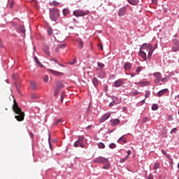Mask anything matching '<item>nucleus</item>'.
Returning <instances> with one entry per match:
<instances>
[{
  "label": "nucleus",
  "mask_w": 179,
  "mask_h": 179,
  "mask_svg": "<svg viewBox=\"0 0 179 179\" xmlns=\"http://www.w3.org/2000/svg\"><path fill=\"white\" fill-rule=\"evenodd\" d=\"M153 51H155V48H153V45H152V44L148 45L147 43H145L140 48L138 55L143 58V61H146L148 58V59H150V57H152ZM146 52H148V56L146 55Z\"/></svg>",
  "instance_id": "1"
},
{
  "label": "nucleus",
  "mask_w": 179,
  "mask_h": 179,
  "mask_svg": "<svg viewBox=\"0 0 179 179\" xmlns=\"http://www.w3.org/2000/svg\"><path fill=\"white\" fill-rule=\"evenodd\" d=\"M13 110L14 113L17 114V115H15V118L17 120V121H19L20 122L23 121L24 120V113L22 111V109L20 107H19V105L17 104V102H16V100L14 99V104L13 106Z\"/></svg>",
  "instance_id": "2"
},
{
  "label": "nucleus",
  "mask_w": 179,
  "mask_h": 179,
  "mask_svg": "<svg viewBox=\"0 0 179 179\" xmlns=\"http://www.w3.org/2000/svg\"><path fill=\"white\" fill-rule=\"evenodd\" d=\"M50 17L53 22H57L58 17H59V10H58V8H50Z\"/></svg>",
  "instance_id": "3"
},
{
  "label": "nucleus",
  "mask_w": 179,
  "mask_h": 179,
  "mask_svg": "<svg viewBox=\"0 0 179 179\" xmlns=\"http://www.w3.org/2000/svg\"><path fill=\"white\" fill-rule=\"evenodd\" d=\"M90 12L89 10H76L73 11V14L76 17H80L83 16H86L87 15H89Z\"/></svg>",
  "instance_id": "4"
},
{
  "label": "nucleus",
  "mask_w": 179,
  "mask_h": 179,
  "mask_svg": "<svg viewBox=\"0 0 179 179\" xmlns=\"http://www.w3.org/2000/svg\"><path fill=\"white\" fill-rule=\"evenodd\" d=\"M171 50L173 52H178L179 51V42L178 40L174 39L173 41V44L171 47Z\"/></svg>",
  "instance_id": "5"
},
{
  "label": "nucleus",
  "mask_w": 179,
  "mask_h": 179,
  "mask_svg": "<svg viewBox=\"0 0 179 179\" xmlns=\"http://www.w3.org/2000/svg\"><path fill=\"white\" fill-rule=\"evenodd\" d=\"M94 163H106V164H108V159L103 157H99L94 160Z\"/></svg>",
  "instance_id": "6"
},
{
  "label": "nucleus",
  "mask_w": 179,
  "mask_h": 179,
  "mask_svg": "<svg viewBox=\"0 0 179 179\" xmlns=\"http://www.w3.org/2000/svg\"><path fill=\"white\" fill-rule=\"evenodd\" d=\"M154 78H155V83L157 85L158 83H160V80H162V73L157 72L154 73Z\"/></svg>",
  "instance_id": "7"
},
{
  "label": "nucleus",
  "mask_w": 179,
  "mask_h": 179,
  "mask_svg": "<svg viewBox=\"0 0 179 179\" xmlns=\"http://www.w3.org/2000/svg\"><path fill=\"white\" fill-rule=\"evenodd\" d=\"M48 72H50V73H52L54 76H64V73L57 71L55 70L48 69Z\"/></svg>",
  "instance_id": "8"
},
{
  "label": "nucleus",
  "mask_w": 179,
  "mask_h": 179,
  "mask_svg": "<svg viewBox=\"0 0 179 179\" xmlns=\"http://www.w3.org/2000/svg\"><path fill=\"white\" fill-rule=\"evenodd\" d=\"M111 117V113H105L99 120L100 122H104L106 120H108Z\"/></svg>",
  "instance_id": "9"
},
{
  "label": "nucleus",
  "mask_w": 179,
  "mask_h": 179,
  "mask_svg": "<svg viewBox=\"0 0 179 179\" xmlns=\"http://www.w3.org/2000/svg\"><path fill=\"white\" fill-rule=\"evenodd\" d=\"M127 8H128V6L121 8L118 12V16H124L127 12Z\"/></svg>",
  "instance_id": "10"
},
{
  "label": "nucleus",
  "mask_w": 179,
  "mask_h": 179,
  "mask_svg": "<svg viewBox=\"0 0 179 179\" xmlns=\"http://www.w3.org/2000/svg\"><path fill=\"white\" fill-rule=\"evenodd\" d=\"M120 119H112L110 120V124L112 127H115L118 124H120Z\"/></svg>",
  "instance_id": "11"
},
{
  "label": "nucleus",
  "mask_w": 179,
  "mask_h": 179,
  "mask_svg": "<svg viewBox=\"0 0 179 179\" xmlns=\"http://www.w3.org/2000/svg\"><path fill=\"white\" fill-rule=\"evenodd\" d=\"M166 93H169L168 89L162 90L159 92H158L157 94L158 97H162V96H163L164 94H166Z\"/></svg>",
  "instance_id": "12"
},
{
  "label": "nucleus",
  "mask_w": 179,
  "mask_h": 179,
  "mask_svg": "<svg viewBox=\"0 0 179 179\" xmlns=\"http://www.w3.org/2000/svg\"><path fill=\"white\" fill-rule=\"evenodd\" d=\"M63 87H64V81L57 82L56 89L61 90V89H63Z\"/></svg>",
  "instance_id": "13"
},
{
  "label": "nucleus",
  "mask_w": 179,
  "mask_h": 179,
  "mask_svg": "<svg viewBox=\"0 0 179 179\" xmlns=\"http://www.w3.org/2000/svg\"><path fill=\"white\" fill-rule=\"evenodd\" d=\"M122 85H124V83L120 80H117L115 82V87H120L122 86Z\"/></svg>",
  "instance_id": "14"
},
{
  "label": "nucleus",
  "mask_w": 179,
  "mask_h": 179,
  "mask_svg": "<svg viewBox=\"0 0 179 179\" xmlns=\"http://www.w3.org/2000/svg\"><path fill=\"white\" fill-rule=\"evenodd\" d=\"M83 139L84 138L83 136H80L78 138V143H80V148H85V144H83Z\"/></svg>",
  "instance_id": "15"
},
{
  "label": "nucleus",
  "mask_w": 179,
  "mask_h": 179,
  "mask_svg": "<svg viewBox=\"0 0 179 179\" xmlns=\"http://www.w3.org/2000/svg\"><path fill=\"white\" fill-rule=\"evenodd\" d=\"M99 80L96 78V77H94L93 79H92V83L94 86V87H97V86H99Z\"/></svg>",
  "instance_id": "16"
},
{
  "label": "nucleus",
  "mask_w": 179,
  "mask_h": 179,
  "mask_svg": "<svg viewBox=\"0 0 179 179\" xmlns=\"http://www.w3.org/2000/svg\"><path fill=\"white\" fill-rule=\"evenodd\" d=\"M131 68H132V64H131V63L126 62L124 64V69H125V71H129V69H131Z\"/></svg>",
  "instance_id": "17"
},
{
  "label": "nucleus",
  "mask_w": 179,
  "mask_h": 179,
  "mask_svg": "<svg viewBox=\"0 0 179 179\" xmlns=\"http://www.w3.org/2000/svg\"><path fill=\"white\" fill-rule=\"evenodd\" d=\"M127 2L130 4V5H138V3H139V0H127Z\"/></svg>",
  "instance_id": "18"
},
{
  "label": "nucleus",
  "mask_w": 179,
  "mask_h": 179,
  "mask_svg": "<svg viewBox=\"0 0 179 179\" xmlns=\"http://www.w3.org/2000/svg\"><path fill=\"white\" fill-rule=\"evenodd\" d=\"M150 82L148 81H143V82H140L138 83V86H141L142 87H143V86H148V85H150Z\"/></svg>",
  "instance_id": "19"
},
{
  "label": "nucleus",
  "mask_w": 179,
  "mask_h": 179,
  "mask_svg": "<svg viewBox=\"0 0 179 179\" xmlns=\"http://www.w3.org/2000/svg\"><path fill=\"white\" fill-rule=\"evenodd\" d=\"M31 87L33 89V90H36L37 89V84L34 81L31 82Z\"/></svg>",
  "instance_id": "20"
},
{
  "label": "nucleus",
  "mask_w": 179,
  "mask_h": 179,
  "mask_svg": "<svg viewBox=\"0 0 179 179\" xmlns=\"http://www.w3.org/2000/svg\"><path fill=\"white\" fill-rule=\"evenodd\" d=\"M34 61L37 64V65H38V66H40L41 68H43V66H44L41 64V62H40V61H38V59L37 58V57H34Z\"/></svg>",
  "instance_id": "21"
},
{
  "label": "nucleus",
  "mask_w": 179,
  "mask_h": 179,
  "mask_svg": "<svg viewBox=\"0 0 179 179\" xmlns=\"http://www.w3.org/2000/svg\"><path fill=\"white\" fill-rule=\"evenodd\" d=\"M38 95H37V94H31V99H32L33 100H37V99H38Z\"/></svg>",
  "instance_id": "22"
},
{
  "label": "nucleus",
  "mask_w": 179,
  "mask_h": 179,
  "mask_svg": "<svg viewBox=\"0 0 179 179\" xmlns=\"http://www.w3.org/2000/svg\"><path fill=\"white\" fill-rule=\"evenodd\" d=\"M69 13V10L68 8H64L63 10V15L64 16H67V15Z\"/></svg>",
  "instance_id": "23"
},
{
  "label": "nucleus",
  "mask_w": 179,
  "mask_h": 179,
  "mask_svg": "<svg viewBox=\"0 0 179 179\" xmlns=\"http://www.w3.org/2000/svg\"><path fill=\"white\" fill-rule=\"evenodd\" d=\"M98 148L99 149H104V148H106V145L103 143H98Z\"/></svg>",
  "instance_id": "24"
},
{
  "label": "nucleus",
  "mask_w": 179,
  "mask_h": 179,
  "mask_svg": "<svg viewBox=\"0 0 179 179\" xmlns=\"http://www.w3.org/2000/svg\"><path fill=\"white\" fill-rule=\"evenodd\" d=\"M120 141H121L123 143H127V140L125 139V137L122 136L121 138H120L117 141V142H120Z\"/></svg>",
  "instance_id": "25"
},
{
  "label": "nucleus",
  "mask_w": 179,
  "mask_h": 179,
  "mask_svg": "<svg viewBox=\"0 0 179 179\" xmlns=\"http://www.w3.org/2000/svg\"><path fill=\"white\" fill-rule=\"evenodd\" d=\"M48 34L49 36H52V28L51 27L48 28Z\"/></svg>",
  "instance_id": "26"
},
{
  "label": "nucleus",
  "mask_w": 179,
  "mask_h": 179,
  "mask_svg": "<svg viewBox=\"0 0 179 179\" xmlns=\"http://www.w3.org/2000/svg\"><path fill=\"white\" fill-rule=\"evenodd\" d=\"M18 29H19L20 31H21L22 33L26 32V29H24V27H23V26H20Z\"/></svg>",
  "instance_id": "27"
},
{
  "label": "nucleus",
  "mask_w": 179,
  "mask_h": 179,
  "mask_svg": "<svg viewBox=\"0 0 179 179\" xmlns=\"http://www.w3.org/2000/svg\"><path fill=\"white\" fill-rule=\"evenodd\" d=\"M109 148L110 149H115V148H117V145H115V143H112L110 144Z\"/></svg>",
  "instance_id": "28"
},
{
  "label": "nucleus",
  "mask_w": 179,
  "mask_h": 179,
  "mask_svg": "<svg viewBox=\"0 0 179 179\" xmlns=\"http://www.w3.org/2000/svg\"><path fill=\"white\" fill-rule=\"evenodd\" d=\"M78 48H80V50H82V48H83V41H79Z\"/></svg>",
  "instance_id": "29"
},
{
  "label": "nucleus",
  "mask_w": 179,
  "mask_h": 179,
  "mask_svg": "<svg viewBox=\"0 0 179 179\" xmlns=\"http://www.w3.org/2000/svg\"><path fill=\"white\" fill-rule=\"evenodd\" d=\"M159 108V106H157V104H153L152 106V110H153L154 111H156V110H157Z\"/></svg>",
  "instance_id": "30"
},
{
  "label": "nucleus",
  "mask_w": 179,
  "mask_h": 179,
  "mask_svg": "<svg viewBox=\"0 0 179 179\" xmlns=\"http://www.w3.org/2000/svg\"><path fill=\"white\" fill-rule=\"evenodd\" d=\"M59 90H60L56 88L55 92V94H54L55 97H58V94H59Z\"/></svg>",
  "instance_id": "31"
},
{
  "label": "nucleus",
  "mask_w": 179,
  "mask_h": 179,
  "mask_svg": "<svg viewBox=\"0 0 179 179\" xmlns=\"http://www.w3.org/2000/svg\"><path fill=\"white\" fill-rule=\"evenodd\" d=\"M160 167V164L159 163H155L154 165V170H157Z\"/></svg>",
  "instance_id": "32"
},
{
  "label": "nucleus",
  "mask_w": 179,
  "mask_h": 179,
  "mask_svg": "<svg viewBox=\"0 0 179 179\" xmlns=\"http://www.w3.org/2000/svg\"><path fill=\"white\" fill-rule=\"evenodd\" d=\"M43 81L47 83V82H48V75H45L43 77Z\"/></svg>",
  "instance_id": "33"
},
{
  "label": "nucleus",
  "mask_w": 179,
  "mask_h": 179,
  "mask_svg": "<svg viewBox=\"0 0 179 179\" xmlns=\"http://www.w3.org/2000/svg\"><path fill=\"white\" fill-rule=\"evenodd\" d=\"M74 146H75V148H79V146H80V144L79 143L78 141L75 142Z\"/></svg>",
  "instance_id": "34"
},
{
  "label": "nucleus",
  "mask_w": 179,
  "mask_h": 179,
  "mask_svg": "<svg viewBox=\"0 0 179 179\" xmlns=\"http://www.w3.org/2000/svg\"><path fill=\"white\" fill-rule=\"evenodd\" d=\"M52 61H53L56 64H58L59 65H60V66H64L62 64H59V63H58V60H57V59L55 58H52Z\"/></svg>",
  "instance_id": "35"
},
{
  "label": "nucleus",
  "mask_w": 179,
  "mask_h": 179,
  "mask_svg": "<svg viewBox=\"0 0 179 179\" xmlns=\"http://www.w3.org/2000/svg\"><path fill=\"white\" fill-rule=\"evenodd\" d=\"M61 121H62L61 119L56 120V121L54 122V125H58V124H59Z\"/></svg>",
  "instance_id": "36"
},
{
  "label": "nucleus",
  "mask_w": 179,
  "mask_h": 179,
  "mask_svg": "<svg viewBox=\"0 0 179 179\" xmlns=\"http://www.w3.org/2000/svg\"><path fill=\"white\" fill-rule=\"evenodd\" d=\"M167 119L169 120V121H173V120H174L171 115H169Z\"/></svg>",
  "instance_id": "37"
},
{
  "label": "nucleus",
  "mask_w": 179,
  "mask_h": 179,
  "mask_svg": "<svg viewBox=\"0 0 179 179\" xmlns=\"http://www.w3.org/2000/svg\"><path fill=\"white\" fill-rule=\"evenodd\" d=\"M64 97H65V92H62V94H61L62 102L64 101Z\"/></svg>",
  "instance_id": "38"
},
{
  "label": "nucleus",
  "mask_w": 179,
  "mask_h": 179,
  "mask_svg": "<svg viewBox=\"0 0 179 179\" xmlns=\"http://www.w3.org/2000/svg\"><path fill=\"white\" fill-rule=\"evenodd\" d=\"M150 91H148L145 93V99H148V97H150Z\"/></svg>",
  "instance_id": "39"
},
{
  "label": "nucleus",
  "mask_w": 179,
  "mask_h": 179,
  "mask_svg": "<svg viewBox=\"0 0 179 179\" xmlns=\"http://www.w3.org/2000/svg\"><path fill=\"white\" fill-rule=\"evenodd\" d=\"M126 160H128V156H127L124 159H120V163H124V162H126Z\"/></svg>",
  "instance_id": "40"
},
{
  "label": "nucleus",
  "mask_w": 179,
  "mask_h": 179,
  "mask_svg": "<svg viewBox=\"0 0 179 179\" xmlns=\"http://www.w3.org/2000/svg\"><path fill=\"white\" fill-rule=\"evenodd\" d=\"M98 66H99V68H104V64L98 62Z\"/></svg>",
  "instance_id": "41"
},
{
  "label": "nucleus",
  "mask_w": 179,
  "mask_h": 179,
  "mask_svg": "<svg viewBox=\"0 0 179 179\" xmlns=\"http://www.w3.org/2000/svg\"><path fill=\"white\" fill-rule=\"evenodd\" d=\"M141 71H142V68L141 66H138L136 69V73H139V72H141Z\"/></svg>",
  "instance_id": "42"
},
{
  "label": "nucleus",
  "mask_w": 179,
  "mask_h": 179,
  "mask_svg": "<svg viewBox=\"0 0 179 179\" xmlns=\"http://www.w3.org/2000/svg\"><path fill=\"white\" fill-rule=\"evenodd\" d=\"M66 47V44H62V45H59V48H62V49H64Z\"/></svg>",
  "instance_id": "43"
},
{
  "label": "nucleus",
  "mask_w": 179,
  "mask_h": 179,
  "mask_svg": "<svg viewBox=\"0 0 179 179\" xmlns=\"http://www.w3.org/2000/svg\"><path fill=\"white\" fill-rule=\"evenodd\" d=\"M98 48H99V50H103V44H101V43H99L98 44Z\"/></svg>",
  "instance_id": "44"
},
{
  "label": "nucleus",
  "mask_w": 179,
  "mask_h": 179,
  "mask_svg": "<svg viewBox=\"0 0 179 179\" xmlns=\"http://www.w3.org/2000/svg\"><path fill=\"white\" fill-rule=\"evenodd\" d=\"M115 105V101H114L110 102V104H109L110 107H113Z\"/></svg>",
  "instance_id": "45"
},
{
  "label": "nucleus",
  "mask_w": 179,
  "mask_h": 179,
  "mask_svg": "<svg viewBox=\"0 0 179 179\" xmlns=\"http://www.w3.org/2000/svg\"><path fill=\"white\" fill-rule=\"evenodd\" d=\"M176 132H177V129H176V128H174V129H173L171 131V134H174V133H176Z\"/></svg>",
  "instance_id": "46"
},
{
  "label": "nucleus",
  "mask_w": 179,
  "mask_h": 179,
  "mask_svg": "<svg viewBox=\"0 0 179 179\" xmlns=\"http://www.w3.org/2000/svg\"><path fill=\"white\" fill-rule=\"evenodd\" d=\"M103 169H104L105 170H108V169H110V165L108 164L107 166H104Z\"/></svg>",
  "instance_id": "47"
},
{
  "label": "nucleus",
  "mask_w": 179,
  "mask_h": 179,
  "mask_svg": "<svg viewBox=\"0 0 179 179\" xmlns=\"http://www.w3.org/2000/svg\"><path fill=\"white\" fill-rule=\"evenodd\" d=\"M45 53L47 55H50V50H48V49H46V50H45Z\"/></svg>",
  "instance_id": "48"
},
{
  "label": "nucleus",
  "mask_w": 179,
  "mask_h": 179,
  "mask_svg": "<svg viewBox=\"0 0 179 179\" xmlns=\"http://www.w3.org/2000/svg\"><path fill=\"white\" fill-rule=\"evenodd\" d=\"M14 5H15V2L12 1V2L10 3V9H12V8H13V6H14Z\"/></svg>",
  "instance_id": "49"
},
{
  "label": "nucleus",
  "mask_w": 179,
  "mask_h": 179,
  "mask_svg": "<svg viewBox=\"0 0 179 179\" xmlns=\"http://www.w3.org/2000/svg\"><path fill=\"white\" fill-rule=\"evenodd\" d=\"M60 48L58 46L57 48L55 49V52H59Z\"/></svg>",
  "instance_id": "50"
},
{
  "label": "nucleus",
  "mask_w": 179,
  "mask_h": 179,
  "mask_svg": "<svg viewBox=\"0 0 179 179\" xmlns=\"http://www.w3.org/2000/svg\"><path fill=\"white\" fill-rule=\"evenodd\" d=\"M162 152L163 155H164L165 156H167V152H166V151L162 150Z\"/></svg>",
  "instance_id": "51"
},
{
  "label": "nucleus",
  "mask_w": 179,
  "mask_h": 179,
  "mask_svg": "<svg viewBox=\"0 0 179 179\" xmlns=\"http://www.w3.org/2000/svg\"><path fill=\"white\" fill-rule=\"evenodd\" d=\"M155 5H157V0H152Z\"/></svg>",
  "instance_id": "52"
},
{
  "label": "nucleus",
  "mask_w": 179,
  "mask_h": 179,
  "mask_svg": "<svg viewBox=\"0 0 179 179\" xmlns=\"http://www.w3.org/2000/svg\"><path fill=\"white\" fill-rule=\"evenodd\" d=\"M131 150H129L127 151V156L129 157L131 155Z\"/></svg>",
  "instance_id": "53"
},
{
  "label": "nucleus",
  "mask_w": 179,
  "mask_h": 179,
  "mask_svg": "<svg viewBox=\"0 0 179 179\" xmlns=\"http://www.w3.org/2000/svg\"><path fill=\"white\" fill-rule=\"evenodd\" d=\"M143 121V122H146L148 121V117H145Z\"/></svg>",
  "instance_id": "54"
},
{
  "label": "nucleus",
  "mask_w": 179,
  "mask_h": 179,
  "mask_svg": "<svg viewBox=\"0 0 179 179\" xmlns=\"http://www.w3.org/2000/svg\"><path fill=\"white\" fill-rule=\"evenodd\" d=\"M53 5H59L57 1H53Z\"/></svg>",
  "instance_id": "55"
},
{
  "label": "nucleus",
  "mask_w": 179,
  "mask_h": 179,
  "mask_svg": "<svg viewBox=\"0 0 179 179\" xmlns=\"http://www.w3.org/2000/svg\"><path fill=\"white\" fill-rule=\"evenodd\" d=\"M90 128H92V125L87 127V129H90Z\"/></svg>",
  "instance_id": "56"
},
{
  "label": "nucleus",
  "mask_w": 179,
  "mask_h": 179,
  "mask_svg": "<svg viewBox=\"0 0 179 179\" xmlns=\"http://www.w3.org/2000/svg\"><path fill=\"white\" fill-rule=\"evenodd\" d=\"M49 145L50 146V149H52V145H51V142L49 141Z\"/></svg>",
  "instance_id": "57"
},
{
  "label": "nucleus",
  "mask_w": 179,
  "mask_h": 179,
  "mask_svg": "<svg viewBox=\"0 0 179 179\" xmlns=\"http://www.w3.org/2000/svg\"><path fill=\"white\" fill-rule=\"evenodd\" d=\"M162 82H164L166 80V78H161Z\"/></svg>",
  "instance_id": "58"
},
{
  "label": "nucleus",
  "mask_w": 179,
  "mask_h": 179,
  "mask_svg": "<svg viewBox=\"0 0 179 179\" xmlns=\"http://www.w3.org/2000/svg\"><path fill=\"white\" fill-rule=\"evenodd\" d=\"M13 78L16 79V75H13Z\"/></svg>",
  "instance_id": "59"
},
{
  "label": "nucleus",
  "mask_w": 179,
  "mask_h": 179,
  "mask_svg": "<svg viewBox=\"0 0 179 179\" xmlns=\"http://www.w3.org/2000/svg\"><path fill=\"white\" fill-rule=\"evenodd\" d=\"M131 78H134V76H135V74L131 73Z\"/></svg>",
  "instance_id": "60"
},
{
  "label": "nucleus",
  "mask_w": 179,
  "mask_h": 179,
  "mask_svg": "<svg viewBox=\"0 0 179 179\" xmlns=\"http://www.w3.org/2000/svg\"><path fill=\"white\" fill-rule=\"evenodd\" d=\"M123 111H127V108L124 107L123 108Z\"/></svg>",
  "instance_id": "61"
},
{
  "label": "nucleus",
  "mask_w": 179,
  "mask_h": 179,
  "mask_svg": "<svg viewBox=\"0 0 179 179\" xmlns=\"http://www.w3.org/2000/svg\"><path fill=\"white\" fill-rule=\"evenodd\" d=\"M73 21L76 22V23H78V22L76 21L75 19H73Z\"/></svg>",
  "instance_id": "62"
},
{
  "label": "nucleus",
  "mask_w": 179,
  "mask_h": 179,
  "mask_svg": "<svg viewBox=\"0 0 179 179\" xmlns=\"http://www.w3.org/2000/svg\"><path fill=\"white\" fill-rule=\"evenodd\" d=\"M142 103H145V99L142 101Z\"/></svg>",
  "instance_id": "63"
},
{
  "label": "nucleus",
  "mask_w": 179,
  "mask_h": 179,
  "mask_svg": "<svg viewBox=\"0 0 179 179\" xmlns=\"http://www.w3.org/2000/svg\"><path fill=\"white\" fill-rule=\"evenodd\" d=\"M178 115H179V110H178Z\"/></svg>",
  "instance_id": "64"
}]
</instances>
